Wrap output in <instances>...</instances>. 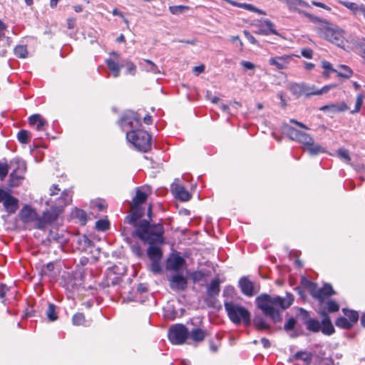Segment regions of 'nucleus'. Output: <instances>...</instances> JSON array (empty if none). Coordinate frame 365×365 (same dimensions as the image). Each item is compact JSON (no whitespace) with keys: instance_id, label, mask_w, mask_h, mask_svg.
<instances>
[{"instance_id":"obj_25","label":"nucleus","mask_w":365,"mask_h":365,"mask_svg":"<svg viewBox=\"0 0 365 365\" xmlns=\"http://www.w3.org/2000/svg\"><path fill=\"white\" fill-rule=\"evenodd\" d=\"M283 2H284L287 4L288 9L290 11H296L297 13H299V11H302L301 9L297 8L298 6L307 7L309 6L308 3H307L304 0H284Z\"/></svg>"},{"instance_id":"obj_52","label":"nucleus","mask_w":365,"mask_h":365,"mask_svg":"<svg viewBox=\"0 0 365 365\" xmlns=\"http://www.w3.org/2000/svg\"><path fill=\"white\" fill-rule=\"evenodd\" d=\"M337 153L341 159H344L346 162H349L351 160L349 152L348 150L340 148L338 150Z\"/></svg>"},{"instance_id":"obj_34","label":"nucleus","mask_w":365,"mask_h":365,"mask_svg":"<svg viewBox=\"0 0 365 365\" xmlns=\"http://www.w3.org/2000/svg\"><path fill=\"white\" fill-rule=\"evenodd\" d=\"M56 307L53 304H48L46 314L51 322H54L58 319V315L56 312Z\"/></svg>"},{"instance_id":"obj_17","label":"nucleus","mask_w":365,"mask_h":365,"mask_svg":"<svg viewBox=\"0 0 365 365\" xmlns=\"http://www.w3.org/2000/svg\"><path fill=\"white\" fill-rule=\"evenodd\" d=\"M3 205L8 213L13 214L19 208V200L8 193L6 197L3 200Z\"/></svg>"},{"instance_id":"obj_45","label":"nucleus","mask_w":365,"mask_h":365,"mask_svg":"<svg viewBox=\"0 0 365 365\" xmlns=\"http://www.w3.org/2000/svg\"><path fill=\"white\" fill-rule=\"evenodd\" d=\"M297 317L300 319L304 324H305V322H308L311 319L309 313L303 308L298 309Z\"/></svg>"},{"instance_id":"obj_54","label":"nucleus","mask_w":365,"mask_h":365,"mask_svg":"<svg viewBox=\"0 0 365 365\" xmlns=\"http://www.w3.org/2000/svg\"><path fill=\"white\" fill-rule=\"evenodd\" d=\"M364 97L362 95H358L356 98L355 109L351 111V113L354 114L360 110L361 105L363 103Z\"/></svg>"},{"instance_id":"obj_33","label":"nucleus","mask_w":365,"mask_h":365,"mask_svg":"<svg viewBox=\"0 0 365 365\" xmlns=\"http://www.w3.org/2000/svg\"><path fill=\"white\" fill-rule=\"evenodd\" d=\"M55 269V263L53 262H51L43 265L40 271V274L41 276H48L53 277L52 272Z\"/></svg>"},{"instance_id":"obj_55","label":"nucleus","mask_w":365,"mask_h":365,"mask_svg":"<svg viewBox=\"0 0 365 365\" xmlns=\"http://www.w3.org/2000/svg\"><path fill=\"white\" fill-rule=\"evenodd\" d=\"M131 250L134 255H135L138 257H141L143 255V252L138 243L133 244L130 245Z\"/></svg>"},{"instance_id":"obj_24","label":"nucleus","mask_w":365,"mask_h":365,"mask_svg":"<svg viewBox=\"0 0 365 365\" xmlns=\"http://www.w3.org/2000/svg\"><path fill=\"white\" fill-rule=\"evenodd\" d=\"M345 7L351 10L354 14L361 13L365 16V6L364 4L358 5L356 3L350 1H340Z\"/></svg>"},{"instance_id":"obj_7","label":"nucleus","mask_w":365,"mask_h":365,"mask_svg":"<svg viewBox=\"0 0 365 365\" xmlns=\"http://www.w3.org/2000/svg\"><path fill=\"white\" fill-rule=\"evenodd\" d=\"M344 34L341 29L337 26H331L329 24L328 26H325L324 31L321 35H323L324 38L331 43L344 48L346 43Z\"/></svg>"},{"instance_id":"obj_64","label":"nucleus","mask_w":365,"mask_h":365,"mask_svg":"<svg viewBox=\"0 0 365 365\" xmlns=\"http://www.w3.org/2000/svg\"><path fill=\"white\" fill-rule=\"evenodd\" d=\"M359 46L361 49V56L365 59V38L361 41Z\"/></svg>"},{"instance_id":"obj_28","label":"nucleus","mask_w":365,"mask_h":365,"mask_svg":"<svg viewBox=\"0 0 365 365\" xmlns=\"http://www.w3.org/2000/svg\"><path fill=\"white\" fill-rule=\"evenodd\" d=\"M310 145H307L306 148H304V149L307 150L311 155H316L320 153L325 152V149L319 144L314 143V140Z\"/></svg>"},{"instance_id":"obj_10","label":"nucleus","mask_w":365,"mask_h":365,"mask_svg":"<svg viewBox=\"0 0 365 365\" xmlns=\"http://www.w3.org/2000/svg\"><path fill=\"white\" fill-rule=\"evenodd\" d=\"M11 165L15 164L16 168L13 170L12 173H11L9 177L11 180V185H16L17 182L20 180H22L24 177L22 175L26 172V165L25 161L19 159V158H14L11 161Z\"/></svg>"},{"instance_id":"obj_2","label":"nucleus","mask_w":365,"mask_h":365,"mask_svg":"<svg viewBox=\"0 0 365 365\" xmlns=\"http://www.w3.org/2000/svg\"><path fill=\"white\" fill-rule=\"evenodd\" d=\"M294 301L293 295L287 293L285 297H271L267 294H261L256 299L257 306L263 314L269 317L274 323L281 322L282 310L289 308Z\"/></svg>"},{"instance_id":"obj_20","label":"nucleus","mask_w":365,"mask_h":365,"mask_svg":"<svg viewBox=\"0 0 365 365\" xmlns=\"http://www.w3.org/2000/svg\"><path fill=\"white\" fill-rule=\"evenodd\" d=\"M207 335V331L200 328H195L189 331L188 337L194 342L199 343L202 341Z\"/></svg>"},{"instance_id":"obj_58","label":"nucleus","mask_w":365,"mask_h":365,"mask_svg":"<svg viewBox=\"0 0 365 365\" xmlns=\"http://www.w3.org/2000/svg\"><path fill=\"white\" fill-rule=\"evenodd\" d=\"M127 73L130 75H135L136 71V66L130 61L126 62Z\"/></svg>"},{"instance_id":"obj_50","label":"nucleus","mask_w":365,"mask_h":365,"mask_svg":"<svg viewBox=\"0 0 365 365\" xmlns=\"http://www.w3.org/2000/svg\"><path fill=\"white\" fill-rule=\"evenodd\" d=\"M329 108H335L336 110L338 111H345L349 109L348 106L345 103H341L339 106L331 105V106H324L322 108V110H325Z\"/></svg>"},{"instance_id":"obj_40","label":"nucleus","mask_w":365,"mask_h":365,"mask_svg":"<svg viewBox=\"0 0 365 365\" xmlns=\"http://www.w3.org/2000/svg\"><path fill=\"white\" fill-rule=\"evenodd\" d=\"M14 54L19 58H24L28 55V51L26 46L19 45L14 48Z\"/></svg>"},{"instance_id":"obj_18","label":"nucleus","mask_w":365,"mask_h":365,"mask_svg":"<svg viewBox=\"0 0 365 365\" xmlns=\"http://www.w3.org/2000/svg\"><path fill=\"white\" fill-rule=\"evenodd\" d=\"M292 58V57L289 56L272 57L269 59V63L270 65L276 66L277 69H285L287 68Z\"/></svg>"},{"instance_id":"obj_39","label":"nucleus","mask_w":365,"mask_h":365,"mask_svg":"<svg viewBox=\"0 0 365 365\" xmlns=\"http://www.w3.org/2000/svg\"><path fill=\"white\" fill-rule=\"evenodd\" d=\"M313 140L314 139L309 134L302 131L301 134H299L298 142L303 144L304 148H306L307 145H311L310 144Z\"/></svg>"},{"instance_id":"obj_51","label":"nucleus","mask_w":365,"mask_h":365,"mask_svg":"<svg viewBox=\"0 0 365 365\" xmlns=\"http://www.w3.org/2000/svg\"><path fill=\"white\" fill-rule=\"evenodd\" d=\"M5 29H6V25L1 21H0V42H2L4 45L7 44L8 46H9V44H10L9 38L4 37L3 31H4Z\"/></svg>"},{"instance_id":"obj_53","label":"nucleus","mask_w":365,"mask_h":365,"mask_svg":"<svg viewBox=\"0 0 365 365\" xmlns=\"http://www.w3.org/2000/svg\"><path fill=\"white\" fill-rule=\"evenodd\" d=\"M9 172V165L7 163H0V180H3Z\"/></svg>"},{"instance_id":"obj_37","label":"nucleus","mask_w":365,"mask_h":365,"mask_svg":"<svg viewBox=\"0 0 365 365\" xmlns=\"http://www.w3.org/2000/svg\"><path fill=\"white\" fill-rule=\"evenodd\" d=\"M344 314L349 318L351 324L356 323L359 319V314L356 311L349 310L348 309H342Z\"/></svg>"},{"instance_id":"obj_12","label":"nucleus","mask_w":365,"mask_h":365,"mask_svg":"<svg viewBox=\"0 0 365 365\" xmlns=\"http://www.w3.org/2000/svg\"><path fill=\"white\" fill-rule=\"evenodd\" d=\"M19 217L24 223L35 222V225L38 222L39 215L36 210L29 205H25L19 212Z\"/></svg>"},{"instance_id":"obj_61","label":"nucleus","mask_w":365,"mask_h":365,"mask_svg":"<svg viewBox=\"0 0 365 365\" xmlns=\"http://www.w3.org/2000/svg\"><path fill=\"white\" fill-rule=\"evenodd\" d=\"M244 35L246 37V38L252 44L258 45V41L256 40V38L247 31H244Z\"/></svg>"},{"instance_id":"obj_13","label":"nucleus","mask_w":365,"mask_h":365,"mask_svg":"<svg viewBox=\"0 0 365 365\" xmlns=\"http://www.w3.org/2000/svg\"><path fill=\"white\" fill-rule=\"evenodd\" d=\"M140 116L133 111H128L125 113L119 120L120 125L123 128L125 125H130L131 128L133 127V122L135 121L137 125H140Z\"/></svg>"},{"instance_id":"obj_35","label":"nucleus","mask_w":365,"mask_h":365,"mask_svg":"<svg viewBox=\"0 0 365 365\" xmlns=\"http://www.w3.org/2000/svg\"><path fill=\"white\" fill-rule=\"evenodd\" d=\"M190 7L188 6L179 5V6H170L169 11L173 15H179L188 11Z\"/></svg>"},{"instance_id":"obj_29","label":"nucleus","mask_w":365,"mask_h":365,"mask_svg":"<svg viewBox=\"0 0 365 365\" xmlns=\"http://www.w3.org/2000/svg\"><path fill=\"white\" fill-rule=\"evenodd\" d=\"M306 329L312 332H318L321 329V322L316 319L311 318L308 322H305Z\"/></svg>"},{"instance_id":"obj_27","label":"nucleus","mask_w":365,"mask_h":365,"mask_svg":"<svg viewBox=\"0 0 365 365\" xmlns=\"http://www.w3.org/2000/svg\"><path fill=\"white\" fill-rule=\"evenodd\" d=\"M264 24L267 26V29H259L255 31L257 34L262 35H269V34L278 35L277 31L274 29V24L269 19H265L264 21Z\"/></svg>"},{"instance_id":"obj_31","label":"nucleus","mask_w":365,"mask_h":365,"mask_svg":"<svg viewBox=\"0 0 365 365\" xmlns=\"http://www.w3.org/2000/svg\"><path fill=\"white\" fill-rule=\"evenodd\" d=\"M253 323L259 330H267L270 327L262 316H256L253 319Z\"/></svg>"},{"instance_id":"obj_38","label":"nucleus","mask_w":365,"mask_h":365,"mask_svg":"<svg viewBox=\"0 0 365 365\" xmlns=\"http://www.w3.org/2000/svg\"><path fill=\"white\" fill-rule=\"evenodd\" d=\"M285 130L288 135V136L290 138V139L293 140L298 141L299 138V134H301L302 131H299L291 126H286Z\"/></svg>"},{"instance_id":"obj_46","label":"nucleus","mask_w":365,"mask_h":365,"mask_svg":"<svg viewBox=\"0 0 365 365\" xmlns=\"http://www.w3.org/2000/svg\"><path fill=\"white\" fill-rule=\"evenodd\" d=\"M110 223L107 220H99L96 222V228L98 231H106L109 229Z\"/></svg>"},{"instance_id":"obj_9","label":"nucleus","mask_w":365,"mask_h":365,"mask_svg":"<svg viewBox=\"0 0 365 365\" xmlns=\"http://www.w3.org/2000/svg\"><path fill=\"white\" fill-rule=\"evenodd\" d=\"M170 288L176 292H183L187 287V279L182 272H177L168 278Z\"/></svg>"},{"instance_id":"obj_60","label":"nucleus","mask_w":365,"mask_h":365,"mask_svg":"<svg viewBox=\"0 0 365 365\" xmlns=\"http://www.w3.org/2000/svg\"><path fill=\"white\" fill-rule=\"evenodd\" d=\"M46 121L41 117L38 122L36 124V129L38 131H43L45 130V126L46 125Z\"/></svg>"},{"instance_id":"obj_42","label":"nucleus","mask_w":365,"mask_h":365,"mask_svg":"<svg viewBox=\"0 0 365 365\" xmlns=\"http://www.w3.org/2000/svg\"><path fill=\"white\" fill-rule=\"evenodd\" d=\"M302 84V95L310 96L312 95H317V88L314 86H310L305 83Z\"/></svg>"},{"instance_id":"obj_41","label":"nucleus","mask_w":365,"mask_h":365,"mask_svg":"<svg viewBox=\"0 0 365 365\" xmlns=\"http://www.w3.org/2000/svg\"><path fill=\"white\" fill-rule=\"evenodd\" d=\"M301 284L304 288L308 289L309 290L310 294L312 296L313 293L314 292L317 288V284L307 279L304 277L302 278Z\"/></svg>"},{"instance_id":"obj_63","label":"nucleus","mask_w":365,"mask_h":365,"mask_svg":"<svg viewBox=\"0 0 365 365\" xmlns=\"http://www.w3.org/2000/svg\"><path fill=\"white\" fill-rule=\"evenodd\" d=\"M302 56L307 58H312L313 55V51L310 48H304L301 51Z\"/></svg>"},{"instance_id":"obj_56","label":"nucleus","mask_w":365,"mask_h":365,"mask_svg":"<svg viewBox=\"0 0 365 365\" xmlns=\"http://www.w3.org/2000/svg\"><path fill=\"white\" fill-rule=\"evenodd\" d=\"M296 320L294 319V318L293 317H291L288 319V321L287 322V323L284 324V330H286L287 331H292L294 329L295 325H296Z\"/></svg>"},{"instance_id":"obj_62","label":"nucleus","mask_w":365,"mask_h":365,"mask_svg":"<svg viewBox=\"0 0 365 365\" xmlns=\"http://www.w3.org/2000/svg\"><path fill=\"white\" fill-rule=\"evenodd\" d=\"M67 289L69 290H73L77 288V284L75 282V279L73 277H69L67 282Z\"/></svg>"},{"instance_id":"obj_15","label":"nucleus","mask_w":365,"mask_h":365,"mask_svg":"<svg viewBox=\"0 0 365 365\" xmlns=\"http://www.w3.org/2000/svg\"><path fill=\"white\" fill-rule=\"evenodd\" d=\"M238 284L241 292L246 296L252 297L257 292L255 291L254 283L247 277H241Z\"/></svg>"},{"instance_id":"obj_47","label":"nucleus","mask_w":365,"mask_h":365,"mask_svg":"<svg viewBox=\"0 0 365 365\" xmlns=\"http://www.w3.org/2000/svg\"><path fill=\"white\" fill-rule=\"evenodd\" d=\"M291 92L296 96L297 98L302 96V83H293L289 88Z\"/></svg>"},{"instance_id":"obj_6","label":"nucleus","mask_w":365,"mask_h":365,"mask_svg":"<svg viewBox=\"0 0 365 365\" xmlns=\"http://www.w3.org/2000/svg\"><path fill=\"white\" fill-rule=\"evenodd\" d=\"M126 138L140 151L147 152L151 147V137L143 130H132L127 132Z\"/></svg>"},{"instance_id":"obj_22","label":"nucleus","mask_w":365,"mask_h":365,"mask_svg":"<svg viewBox=\"0 0 365 365\" xmlns=\"http://www.w3.org/2000/svg\"><path fill=\"white\" fill-rule=\"evenodd\" d=\"M312 357L313 355L310 352L299 351L292 356V358L289 359V361H292L293 360H302L305 362L307 365H310Z\"/></svg>"},{"instance_id":"obj_5","label":"nucleus","mask_w":365,"mask_h":365,"mask_svg":"<svg viewBox=\"0 0 365 365\" xmlns=\"http://www.w3.org/2000/svg\"><path fill=\"white\" fill-rule=\"evenodd\" d=\"M224 305L231 322L236 324H239L241 322L246 325L250 324L251 314L246 308L232 302H225Z\"/></svg>"},{"instance_id":"obj_44","label":"nucleus","mask_w":365,"mask_h":365,"mask_svg":"<svg viewBox=\"0 0 365 365\" xmlns=\"http://www.w3.org/2000/svg\"><path fill=\"white\" fill-rule=\"evenodd\" d=\"M85 322V316L83 313H76L73 316L72 322L75 326L84 325Z\"/></svg>"},{"instance_id":"obj_48","label":"nucleus","mask_w":365,"mask_h":365,"mask_svg":"<svg viewBox=\"0 0 365 365\" xmlns=\"http://www.w3.org/2000/svg\"><path fill=\"white\" fill-rule=\"evenodd\" d=\"M327 312L329 313L336 312L339 310V305L333 300H329L326 303Z\"/></svg>"},{"instance_id":"obj_32","label":"nucleus","mask_w":365,"mask_h":365,"mask_svg":"<svg viewBox=\"0 0 365 365\" xmlns=\"http://www.w3.org/2000/svg\"><path fill=\"white\" fill-rule=\"evenodd\" d=\"M106 64L108 68L112 71L113 76L115 78L118 77L120 71V65L112 59H107Z\"/></svg>"},{"instance_id":"obj_36","label":"nucleus","mask_w":365,"mask_h":365,"mask_svg":"<svg viewBox=\"0 0 365 365\" xmlns=\"http://www.w3.org/2000/svg\"><path fill=\"white\" fill-rule=\"evenodd\" d=\"M335 324L338 327L346 329H349L352 327V324L346 318L343 317H339L336 320Z\"/></svg>"},{"instance_id":"obj_21","label":"nucleus","mask_w":365,"mask_h":365,"mask_svg":"<svg viewBox=\"0 0 365 365\" xmlns=\"http://www.w3.org/2000/svg\"><path fill=\"white\" fill-rule=\"evenodd\" d=\"M220 282L218 278L213 279L207 287V294L210 297H216L220 292Z\"/></svg>"},{"instance_id":"obj_57","label":"nucleus","mask_w":365,"mask_h":365,"mask_svg":"<svg viewBox=\"0 0 365 365\" xmlns=\"http://www.w3.org/2000/svg\"><path fill=\"white\" fill-rule=\"evenodd\" d=\"M341 68L342 69H344V71H345V72L344 73H338V76L344 77V78H349L351 74V70L349 68V67H348L347 66H345V65H341Z\"/></svg>"},{"instance_id":"obj_16","label":"nucleus","mask_w":365,"mask_h":365,"mask_svg":"<svg viewBox=\"0 0 365 365\" xmlns=\"http://www.w3.org/2000/svg\"><path fill=\"white\" fill-rule=\"evenodd\" d=\"M177 181L178 180L175 179V182L172 184V189L176 197L183 202L188 201L191 198V195L182 185L178 184Z\"/></svg>"},{"instance_id":"obj_49","label":"nucleus","mask_w":365,"mask_h":365,"mask_svg":"<svg viewBox=\"0 0 365 365\" xmlns=\"http://www.w3.org/2000/svg\"><path fill=\"white\" fill-rule=\"evenodd\" d=\"M160 262V260H151L150 271L155 274H160L162 272Z\"/></svg>"},{"instance_id":"obj_14","label":"nucleus","mask_w":365,"mask_h":365,"mask_svg":"<svg viewBox=\"0 0 365 365\" xmlns=\"http://www.w3.org/2000/svg\"><path fill=\"white\" fill-rule=\"evenodd\" d=\"M336 292L329 284H325L322 288H316L312 297L319 302H323L326 297L335 294Z\"/></svg>"},{"instance_id":"obj_1","label":"nucleus","mask_w":365,"mask_h":365,"mask_svg":"<svg viewBox=\"0 0 365 365\" xmlns=\"http://www.w3.org/2000/svg\"><path fill=\"white\" fill-rule=\"evenodd\" d=\"M163 233L164 228L161 224L151 225L148 220H143L140 221L138 227L133 231L132 235L150 245L147 255L150 260H161L163 252L158 245L164 243Z\"/></svg>"},{"instance_id":"obj_3","label":"nucleus","mask_w":365,"mask_h":365,"mask_svg":"<svg viewBox=\"0 0 365 365\" xmlns=\"http://www.w3.org/2000/svg\"><path fill=\"white\" fill-rule=\"evenodd\" d=\"M72 201L71 191L65 190L62 192L61 196L58 198L56 205L52 206L50 210L44 212L42 216L38 217V222L34 225V227L38 230H43L48 225L56 220L61 213L63 211L64 207L69 205Z\"/></svg>"},{"instance_id":"obj_4","label":"nucleus","mask_w":365,"mask_h":365,"mask_svg":"<svg viewBox=\"0 0 365 365\" xmlns=\"http://www.w3.org/2000/svg\"><path fill=\"white\" fill-rule=\"evenodd\" d=\"M145 187L135 188V195L133 198L130 205V213L125 217L124 222L138 228L140 221V220L145 213V210L142 207V205L145 203L148 199V193L143 190Z\"/></svg>"},{"instance_id":"obj_30","label":"nucleus","mask_w":365,"mask_h":365,"mask_svg":"<svg viewBox=\"0 0 365 365\" xmlns=\"http://www.w3.org/2000/svg\"><path fill=\"white\" fill-rule=\"evenodd\" d=\"M71 215L73 218L78 219L82 225H85L87 221L86 213L78 208H74L71 212Z\"/></svg>"},{"instance_id":"obj_8","label":"nucleus","mask_w":365,"mask_h":365,"mask_svg":"<svg viewBox=\"0 0 365 365\" xmlns=\"http://www.w3.org/2000/svg\"><path fill=\"white\" fill-rule=\"evenodd\" d=\"M189 331L182 324L173 325L168 331V339L173 344L181 345L188 338Z\"/></svg>"},{"instance_id":"obj_59","label":"nucleus","mask_w":365,"mask_h":365,"mask_svg":"<svg viewBox=\"0 0 365 365\" xmlns=\"http://www.w3.org/2000/svg\"><path fill=\"white\" fill-rule=\"evenodd\" d=\"M41 118V115L40 114H34L31 115L29 118V122L31 125H35L40 118Z\"/></svg>"},{"instance_id":"obj_43","label":"nucleus","mask_w":365,"mask_h":365,"mask_svg":"<svg viewBox=\"0 0 365 365\" xmlns=\"http://www.w3.org/2000/svg\"><path fill=\"white\" fill-rule=\"evenodd\" d=\"M17 138L21 143H28L30 139V133L26 130H21L17 133Z\"/></svg>"},{"instance_id":"obj_11","label":"nucleus","mask_w":365,"mask_h":365,"mask_svg":"<svg viewBox=\"0 0 365 365\" xmlns=\"http://www.w3.org/2000/svg\"><path fill=\"white\" fill-rule=\"evenodd\" d=\"M186 262L178 253L172 254L167 260L166 268L168 270L180 272V269L185 266Z\"/></svg>"},{"instance_id":"obj_19","label":"nucleus","mask_w":365,"mask_h":365,"mask_svg":"<svg viewBox=\"0 0 365 365\" xmlns=\"http://www.w3.org/2000/svg\"><path fill=\"white\" fill-rule=\"evenodd\" d=\"M299 14L304 15V16L307 17L310 21L317 24L320 25L319 33L320 34H322V32L324 31L325 26H328L329 25V23L327 21L324 19H322L316 16H314L305 11H299Z\"/></svg>"},{"instance_id":"obj_23","label":"nucleus","mask_w":365,"mask_h":365,"mask_svg":"<svg viewBox=\"0 0 365 365\" xmlns=\"http://www.w3.org/2000/svg\"><path fill=\"white\" fill-rule=\"evenodd\" d=\"M94 245L93 241H91L87 236L81 235L77 239V249L81 251H86L88 247H91Z\"/></svg>"},{"instance_id":"obj_26","label":"nucleus","mask_w":365,"mask_h":365,"mask_svg":"<svg viewBox=\"0 0 365 365\" xmlns=\"http://www.w3.org/2000/svg\"><path fill=\"white\" fill-rule=\"evenodd\" d=\"M320 330L324 335L329 336L334 333L335 329L330 319L322 320Z\"/></svg>"}]
</instances>
